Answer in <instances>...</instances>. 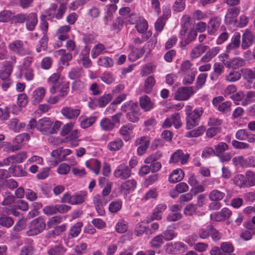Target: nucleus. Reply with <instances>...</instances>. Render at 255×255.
Returning a JSON list of instances; mask_svg holds the SVG:
<instances>
[{"label":"nucleus","instance_id":"obj_1","mask_svg":"<svg viewBox=\"0 0 255 255\" xmlns=\"http://www.w3.org/2000/svg\"><path fill=\"white\" fill-rule=\"evenodd\" d=\"M185 112L186 116V128L187 129H191L199 125L203 109L202 107H198L193 110L191 106L187 105L185 107Z\"/></svg>","mask_w":255,"mask_h":255},{"label":"nucleus","instance_id":"obj_2","mask_svg":"<svg viewBox=\"0 0 255 255\" xmlns=\"http://www.w3.org/2000/svg\"><path fill=\"white\" fill-rule=\"evenodd\" d=\"M122 110L127 112L126 117L129 122L135 123L139 120V109L137 103L126 102L122 106Z\"/></svg>","mask_w":255,"mask_h":255},{"label":"nucleus","instance_id":"obj_3","mask_svg":"<svg viewBox=\"0 0 255 255\" xmlns=\"http://www.w3.org/2000/svg\"><path fill=\"white\" fill-rule=\"evenodd\" d=\"M46 228L44 220L40 218L33 220L30 223L26 234L28 236L37 235L41 233Z\"/></svg>","mask_w":255,"mask_h":255},{"label":"nucleus","instance_id":"obj_4","mask_svg":"<svg viewBox=\"0 0 255 255\" xmlns=\"http://www.w3.org/2000/svg\"><path fill=\"white\" fill-rule=\"evenodd\" d=\"M190 18L187 17L185 19L184 25L180 32V38L184 39L185 45H188L190 42L194 41L197 35V33L196 30L194 29H191L188 33L187 36L185 37V33L188 28L189 25Z\"/></svg>","mask_w":255,"mask_h":255},{"label":"nucleus","instance_id":"obj_5","mask_svg":"<svg viewBox=\"0 0 255 255\" xmlns=\"http://www.w3.org/2000/svg\"><path fill=\"white\" fill-rule=\"evenodd\" d=\"M87 193L85 191H80L79 193L70 196L66 193L61 198L63 203H69L72 205L79 204L83 203L87 197Z\"/></svg>","mask_w":255,"mask_h":255},{"label":"nucleus","instance_id":"obj_6","mask_svg":"<svg viewBox=\"0 0 255 255\" xmlns=\"http://www.w3.org/2000/svg\"><path fill=\"white\" fill-rule=\"evenodd\" d=\"M195 92L194 87H182L178 88L175 93L174 98L178 101L188 100Z\"/></svg>","mask_w":255,"mask_h":255},{"label":"nucleus","instance_id":"obj_7","mask_svg":"<svg viewBox=\"0 0 255 255\" xmlns=\"http://www.w3.org/2000/svg\"><path fill=\"white\" fill-rule=\"evenodd\" d=\"M61 74L60 72L54 73L48 79V82L51 84L49 92L52 94L57 93V90L62 83Z\"/></svg>","mask_w":255,"mask_h":255},{"label":"nucleus","instance_id":"obj_8","mask_svg":"<svg viewBox=\"0 0 255 255\" xmlns=\"http://www.w3.org/2000/svg\"><path fill=\"white\" fill-rule=\"evenodd\" d=\"M131 174V170L129 167L125 164L119 165L114 172V176L121 180H126L128 178Z\"/></svg>","mask_w":255,"mask_h":255},{"label":"nucleus","instance_id":"obj_9","mask_svg":"<svg viewBox=\"0 0 255 255\" xmlns=\"http://www.w3.org/2000/svg\"><path fill=\"white\" fill-rule=\"evenodd\" d=\"M8 48L13 52L21 55L27 53L24 42L20 40H15L8 44Z\"/></svg>","mask_w":255,"mask_h":255},{"label":"nucleus","instance_id":"obj_10","mask_svg":"<svg viewBox=\"0 0 255 255\" xmlns=\"http://www.w3.org/2000/svg\"><path fill=\"white\" fill-rule=\"evenodd\" d=\"M136 146H138L137 152L139 155H142L145 153L150 144V140L147 137L142 136L136 139L134 142Z\"/></svg>","mask_w":255,"mask_h":255},{"label":"nucleus","instance_id":"obj_11","mask_svg":"<svg viewBox=\"0 0 255 255\" xmlns=\"http://www.w3.org/2000/svg\"><path fill=\"white\" fill-rule=\"evenodd\" d=\"M81 111L71 107H65L61 109V114L67 119L75 120L80 114Z\"/></svg>","mask_w":255,"mask_h":255},{"label":"nucleus","instance_id":"obj_12","mask_svg":"<svg viewBox=\"0 0 255 255\" xmlns=\"http://www.w3.org/2000/svg\"><path fill=\"white\" fill-rule=\"evenodd\" d=\"M52 126V122L48 118H44L38 121L37 129L44 134H50Z\"/></svg>","mask_w":255,"mask_h":255},{"label":"nucleus","instance_id":"obj_13","mask_svg":"<svg viewBox=\"0 0 255 255\" xmlns=\"http://www.w3.org/2000/svg\"><path fill=\"white\" fill-rule=\"evenodd\" d=\"M222 62L226 67L232 68L234 69H237L240 67L245 66L246 64L245 59L240 57L232 58L229 61H225L223 59Z\"/></svg>","mask_w":255,"mask_h":255},{"label":"nucleus","instance_id":"obj_14","mask_svg":"<svg viewBox=\"0 0 255 255\" xmlns=\"http://www.w3.org/2000/svg\"><path fill=\"white\" fill-rule=\"evenodd\" d=\"M241 10L240 7H234L228 9L225 15V22L227 24H230L236 21V17Z\"/></svg>","mask_w":255,"mask_h":255},{"label":"nucleus","instance_id":"obj_15","mask_svg":"<svg viewBox=\"0 0 255 255\" xmlns=\"http://www.w3.org/2000/svg\"><path fill=\"white\" fill-rule=\"evenodd\" d=\"M187 249V246L184 243L181 242H175L173 245H167V250L174 254L184 253Z\"/></svg>","mask_w":255,"mask_h":255},{"label":"nucleus","instance_id":"obj_16","mask_svg":"<svg viewBox=\"0 0 255 255\" xmlns=\"http://www.w3.org/2000/svg\"><path fill=\"white\" fill-rule=\"evenodd\" d=\"M221 23V18L218 17L211 18L207 24V33L209 35L214 34L219 28Z\"/></svg>","mask_w":255,"mask_h":255},{"label":"nucleus","instance_id":"obj_17","mask_svg":"<svg viewBox=\"0 0 255 255\" xmlns=\"http://www.w3.org/2000/svg\"><path fill=\"white\" fill-rule=\"evenodd\" d=\"M136 185V182L133 180H128L123 182L120 186V190L121 192L127 195L133 191Z\"/></svg>","mask_w":255,"mask_h":255},{"label":"nucleus","instance_id":"obj_18","mask_svg":"<svg viewBox=\"0 0 255 255\" xmlns=\"http://www.w3.org/2000/svg\"><path fill=\"white\" fill-rule=\"evenodd\" d=\"M254 36L252 32L247 29L242 35L241 46L242 49H246L250 47L253 42Z\"/></svg>","mask_w":255,"mask_h":255},{"label":"nucleus","instance_id":"obj_19","mask_svg":"<svg viewBox=\"0 0 255 255\" xmlns=\"http://www.w3.org/2000/svg\"><path fill=\"white\" fill-rule=\"evenodd\" d=\"M25 22L27 29L29 31H33L38 22L37 14L35 12L27 14Z\"/></svg>","mask_w":255,"mask_h":255},{"label":"nucleus","instance_id":"obj_20","mask_svg":"<svg viewBox=\"0 0 255 255\" xmlns=\"http://www.w3.org/2000/svg\"><path fill=\"white\" fill-rule=\"evenodd\" d=\"M46 93L45 89L43 87H39L35 89L31 98V101L33 104L36 105L40 103L45 97Z\"/></svg>","mask_w":255,"mask_h":255},{"label":"nucleus","instance_id":"obj_21","mask_svg":"<svg viewBox=\"0 0 255 255\" xmlns=\"http://www.w3.org/2000/svg\"><path fill=\"white\" fill-rule=\"evenodd\" d=\"M241 35L239 33L236 32L233 36L231 42L227 46L226 52L231 53L233 50L238 48L241 44Z\"/></svg>","mask_w":255,"mask_h":255},{"label":"nucleus","instance_id":"obj_22","mask_svg":"<svg viewBox=\"0 0 255 255\" xmlns=\"http://www.w3.org/2000/svg\"><path fill=\"white\" fill-rule=\"evenodd\" d=\"M134 127L131 124H127L123 126L119 130V133L125 141H128L131 139L132 130Z\"/></svg>","mask_w":255,"mask_h":255},{"label":"nucleus","instance_id":"obj_23","mask_svg":"<svg viewBox=\"0 0 255 255\" xmlns=\"http://www.w3.org/2000/svg\"><path fill=\"white\" fill-rule=\"evenodd\" d=\"M166 209V205L164 204L158 205L154 209L152 214L151 215L148 222L154 220H160L162 218V213Z\"/></svg>","mask_w":255,"mask_h":255},{"label":"nucleus","instance_id":"obj_24","mask_svg":"<svg viewBox=\"0 0 255 255\" xmlns=\"http://www.w3.org/2000/svg\"><path fill=\"white\" fill-rule=\"evenodd\" d=\"M208 48L209 46L207 45L202 44H198L192 49L190 56L192 59H196L206 51Z\"/></svg>","mask_w":255,"mask_h":255},{"label":"nucleus","instance_id":"obj_25","mask_svg":"<svg viewBox=\"0 0 255 255\" xmlns=\"http://www.w3.org/2000/svg\"><path fill=\"white\" fill-rule=\"evenodd\" d=\"M220 51L219 47H214L209 49L206 54L201 58L200 61L202 62H208L210 61Z\"/></svg>","mask_w":255,"mask_h":255},{"label":"nucleus","instance_id":"obj_26","mask_svg":"<svg viewBox=\"0 0 255 255\" xmlns=\"http://www.w3.org/2000/svg\"><path fill=\"white\" fill-rule=\"evenodd\" d=\"M139 103L141 108L145 112L149 111L154 107L153 103L151 102L149 97L146 95L140 98Z\"/></svg>","mask_w":255,"mask_h":255},{"label":"nucleus","instance_id":"obj_27","mask_svg":"<svg viewBox=\"0 0 255 255\" xmlns=\"http://www.w3.org/2000/svg\"><path fill=\"white\" fill-rule=\"evenodd\" d=\"M26 124L24 123H21L16 118L11 119L9 123L8 127L10 129L14 132H18L22 128L25 127Z\"/></svg>","mask_w":255,"mask_h":255},{"label":"nucleus","instance_id":"obj_28","mask_svg":"<svg viewBox=\"0 0 255 255\" xmlns=\"http://www.w3.org/2000/svg\"><path fill=\"white\" fill-rule=\"evenodd\" d=\"M71 27L69 25H63L59 28L56 35L60 41H65L69 38L68 33L70 31Z\"/></svg>","mask_w":255,"mask_h":255},{"label":"nucleus","instance_id":"obj_29","mask_svg":"<svg viewBox=\"0 0 255 255\" xmlns=\"http://www.w3.org/2000/svg\"><path fill=\"white\" fill-rule=\"evenodd\" d=\"M99 183L101 187H103L104 184L106 185L102 191V195H101V196L106 197L111 191L112 183L107 179L103 177L99 178Z\"/></svg>","mask_w":255,"mask_h":255},{"label":"nucleus","instance_id":"obj_30","mask_svg":"<svg viewBox=\"0 0 255 255\" xmlns=\"http://www.w3.org/2000/svg\"><path fill=\"white\" fill-rule=\"evenodd\" d=\"M184 176V173L181 169L173 170L169 177V181L175 183L182 180Z\"/></svg>","mask_w":255,"mask_h":255},{"label":"nucleus","instance_id":"obj_31","mask_svg":"<svg viewBox=\"0 0 255 255\" xmlns=\"http://www.w3.org/2000/svg\"><path fill=\"white\" fill-rule=\"evenodd\" d=\"M86 166L93 170L96 175L99 174L101 169V162L97 159H91L86 163Z\"/></svg>","mask_w":255,"mask_h":255},{"label":"nucleus","instance_id":"obj_32","mask_svg":"<svg viewBox=\"0 0 255 255\" xmlns=\"http://www.w3.org/2000/svg\"><path fill=\"white\" fill-rule=\"evenodd\" d=\"M155 80L152 76H149L144 80L143 91L146 94L151 93L155 84Z\"/></svg>","mask_w":255,"mask_h":255},{"label":"nucleus","instance_id":"obj_33","mask_svg":"<svg viewBox=\"0 0 255 255\" xmlns=\"http://www.w3.org/2000/svg\"><path fill=\"white\" fill-rule=\"evenodd\" d=\"M100 126L101 129L104 131H111L115 127V124L110 119L107 118H103L101 120Z\"/></svg>","mask_w":255,"mask_h":255},{"label":"nucleus","instance_id":"obj_34","mask_svg":"<svg viewBox=\"0 0 255 255\" xmlns=\"http://www.w3.org/2000/svg\"><path fill=\"white\" fill-rule=\"evenodd\" d=\"M124 145L123 140L119 138H117L113 141L110 142L108 145V149L112 151L119 150Z\"/></svg>","mask_w":255,"mask_h":255},{"label":"nucleus","instance_id":"obj_35","mask_svg":"<svg viewBox=\"0 0 255 255\" xmlns=\"http://www.w3.org/2000/svg\"><path fill=\"white\" fill-rule=\"evenodd\" d=\"M9 170L14 176L24 177L27 176V172L21 165H15L12 167L9 168Z\"/></svg>","mask_w":255,"mask_h":255},{"label":"nucleus","instance_id":"obj_36","mask_svg":"<svg viewBox=\"0 0 255 255\" xmlns=\"http://www.w3.org/2000/svg\"><path fill=\"white\" fill-rule=\"evenodd\" d=\"M241 72L244 79L248 83H252L255 79V73L251 69L243 68Z\"/></svg>","mask_w":255,"mask_h":255},{"label":"nucleus","instance_id":"obj_37","mask_svg":"<svg viewBox=\"0 0 255 255\" xmlns=\"http://www.w3.org/2000/svg\"><path fill=\"white\" fill-rule=\"evenodd\" d=\"M86 88V85L80 80L74 81L71 85V89L73 92L80 93L83 92Z\"/></svg>","mask_w":255,"mask_h":255},{"label":"nucleus","instance_id":"obj_38","mask_svg":"<svg viewBox=\"0 0 255 255\" xmlns=\"http://www.w3.org/2000/svg\"><path fill=\"white\" fill-rule=\"evenodd\" d=\"M66 252L64 247L59 244L51 248L47 251L48 255H63Z\"/></svg>","mask_w":255,"mask_h":255},{"label":"nucleus","instance_id":"obj_39","mask_svg":"<svg viewBox=\"0 0 255 255\" xmlns=\"http://www.w3.org/2000/svg\"><path fill=\"white\" fill-rule=\"evenodd\" d=\"M225 194L218 190H213L209 194V199L213 201H219L225 197Z\"/></svg>","mask_w":255,"mask_h":255},{"label":"nucleus","instance_id":"obj_40","mask_svg":"<svg viewBox=\"0 0 255 255\" xmlns=\"http://www.w3.org/2000/svg\"><path fill=\"white\" fill-rule=\"evenodd\" d=\"M196 73V71H193V72H190L189 73H183V84L185 85L192 84L195 80Z\"/></svg>","mask_w":255,"mask_h":255},{"label":"nucleus","instance_id":"obj_41","mask_svg":"<svg viewBox=\"0 0 255 255\" xmlns=\"http://www.w3.org/2000/svg\"><path fill=\"white\" fill-rule=\"evenodd\" d=\"M162 235L164 240L170 241L176 237L177 233L173 229H171L170 227H168L163 232Z\"/></svg>","mask_w":255,"mask_h":255},{"label":"nucleus","instance_id":"obj_42","mask_svg":"<svg viewBox=\"0 0 255 255\" xmlns=\"http://www.w3.org/2000/svg\"><path fill=\"white\" fill-rule=\"evenodd\" d=\"M82 226L83 224L82 222H78L73 225L70 230L69 236H71V238L77 237L81 232Z\"/></svg>","mask_w":255,"mask_h":255},{"label":"nucleus","instance_id":"obj_43","mask_svg":"<svg viewBox=\"0 0 255 255\" xmlns=\"http://www.w3.org/2000/svg\"><path fill=\"white\" fill-rule=\"evenodd\" d=\"M83 71L82 68L75 67L72 68L69 72V77L72 80L79 78L83 76Z\"/></svg>","mask_w":255,"mask_h":255},{"label":"nucleus","instance_id":"obj_44","mask_svg":"<svg viewBox=\"0 0 255 255\" xmlns=\"http://www.w3.org/2000/svg\"><path fill=\"white\" fill-rule=\"evenodd\" d=\"M69 91V83L67 82L63 84L61 83L57 90V92L59 93L58 96L60 98H64L68 94Z\"/></svg>","mask_w":255,"mask_h":255},{"label":"nucleus","instance_id":"obj_45","mask_svg":"<svg viewBox=\"0 0 255 255\" xmlns=\"http://www.w3.org/2000/svg\"><path fill=\"white\" fill-rule=\"evenodd\" d=\"M97 117L96 116H91L86 118L81 122V127L83 128H87L92 126L97 121Z\"/></svg>","mask_w":255,"mask_h":255},{"label":"nucleus","instance_id":"obj_46","mask_svg":"<svg viewBox=\"0 0 255 255\" xmlns=\"http://www.w3.org/2000/svg\"><path fill=\"white\" fill-rule=\"evenodd\" d=\"M163 240L162 234H159L154 237L150 241V244L152 248L157 249L163 244Z\"/></svg>","mask_w":255,"mask_h":255},{"label":"nucleus","instance_id":"obj_47","mask_svg":"<svg viewBox=\"0 0 255 255\" xmlns=\"http://www.w3.org/2000/svg\"><path fill=\"white\" fill-rule=\"evenodd\" d=\"M14 14L10 10H3L0 12V22H6L11 20Z\"/></svg>","mask_w":255,"mask_h":255},{"label":"nucleus","instance_id":"obj_48","mask_svg":"<svg viewBox=\"0 0 255 255\" xmlns=\"http://www.w3.org/2000/svg\"><path fill=\"white\" fill-rule=\"evenodd\" d=\"M135 28L139 33H143L148 28L147 22L143 18L139 19L136 24Z\"/></svg>","mask_w":255,"mask_h":255},{"label":"nucleus","instance_id":"obj_49","mask_svg":"<svg viewBox=\"0 0 255 255\" xmlns=\"http://www.w3.org/2000/svg\"><path fill=\"white\" fill-rule=\"evenodd\" d=\"M241 78V74L237 71H232L226 76V80L230 82H235Z\"/></svg>","mask_w":255,"mask_h":255},{"label":"nucleus","instance_id":"obj_50","mask_svg":"<svg viewBox=\"0 0 255 255\" xmlns=\"http://www.w3.org/2000/svg\"><path fill=\"white\" fill-rule=\"evenodd\" d=\"M212 225H209L206 228H201L198 230V235L200 238L206 239L210 237V231Z\"/></svg>","mask_w":255,"mask_h":255},{"label":"nucleus","instance_id":"obj_51","mask_svg":"<svg viewBox=\"0 0 255 255\" xmlns=\"http://www.w3.org/2000/svg\"><path fill=\"white\" fill-rule=\"evenodd\" d=\"M214 148V153L218 156L228 149V145L226 143L222 142L215 145Z\"/></svg>","mask_w":255,"mask_h":255},{"label":"nucleus","instance_id":"obj_52","mask_svg":"<svg viewBox=\"0 0 255 255\" xmlns=\"http://www.w3.org/2000/svg\"><path fill=\"white\" fill-rule=\"evenodd\" d=\"M192 64L189 60H186L181 64L180 70L183 74L196 71L195 69L192 68Z\"/></svg>","mask_w":255,"mask_h":255},{"label":"nucleus","instance_id":"obj_53","mask_svg":"<svg viewBox=\"0 0 255 255\" xmlns=\"http://www.w3.org/2000/svg\"><path fill=\"white\" fill-rule=\"evenodd\" d=\"M207 76L208 74L205 73L200 74L198 75L196 83V87H195V91L201 88L205 84Z\"/></svg>","mask_w":255,"mask_h":255},{"label":"nucleus","instance_id":"obj_54","mask_svg":"<svg viewBox=\"0 0 255 255\" xmlns=\"http://www.w3.org/2000/svg\"><path fill=\"white\" fill-rule=\"evenodd\" d=\"M122 202L120 200H117L112 202L109 207V211L115 213L118 212L122 208Z\"/></svg>","mask_w":255,"mask_h":255},{"label":"nucleus","instance_id":"obj_55","mask_svg":"<svg viewBox=\"0 0 255 255\" xmlns=\"http://www.w3.org/2000/svg\"><path fill=\"white\" fill-rule=\"evenodd\" d=\"M98 64L105 67H110L114 64L113 60L108 57H101L98 59Z\"/></svg>","mask_w":255,"mask_h":255},{"label":"nucleus","instance_id":"obj_56","mask_svg":"<svg viewBox=\"0 0 255 255\" xmlns=\"http://www.w3.org/2000/svg\"><path fill=\"white\" fill-rule=\"evenodd\" d=\"M108 200L104 196H101V195H96L93 198V202L95 206L99 205H106L108 202Z\"/></svg>","mask_w":255,"mask_h":255},{"label":"nucleus","instance_id":"obj_57","mask_svg":"<svg viewBox=\"0 0 255 255\" xmlns=\"http://www.w3.org/2000/svg\"><path fill=\"white\" fill-rule=\"evenodd\" d=\"M218 110L224 114L230 112L231 111V103L227 101L219 104Z\"/></svg>","mask_w":255,"mask_h":255},{"label":"nucleus","instance_id":"obj_58","mask_svg":"<svg viewBox=\"0 0 255 255\" xmlns=\"http://www.w3.org/2000/svg\"><path fill=\"white\" fill-rule=\"evenodd\" d=\"M112 96L111 94H105L100 97L98 99V104L100 107H105L112 100Z\"/></svg>","mask_w":255,"mask_h":255},{"label":"nucleus","instance_id":"obj_59","mask_svg":"<svg viewBox=\"0 0 255 255\" xmlns=\"http://www.w3.org/2000/svg\"><path fill=\"white\" fill-rule=\"evenodd\" d=\"M105 47L102 44H98L96 45L92 49L91 52L92 57L94 58L99 56L101 52L105 50Z\"/></svg>","mask_w":255,"mask_h":255},{"label":"nucleus","instance_id":"obj_60","mask_svg":"<svg viewBox=\"0 0 255 255\" xmlns=\"http://www.w3.org/2000/svg\"><path fill=\"white\" fill-rule=\"evenodd\" d=\"M220 248L224 254H231L234 252V247L230 242H223L221 244Z\"/></svg>","mask_w":255,"mask_h":255},{"label":"nucleus","instance_id":"obj_61","mask_svg":"<svg viewBox=\"0 0 255 255\" xmlns=\"http://www.w3.org/2000/svg\"><path fill=\"white\" fill-rule=\"evenodd\" d=\"M58 54L62 56L60 58L61 61L64 64L65 62H68L72 58V55L70 53H66L65 49H60L58 51Z\"/></svg>","mask_w":255,"mask_h":255},{"label":"nucleus","instance_id":"obj_62","mask_svg":"<svg viewBox=\"0 0 255 255\" xmlns=\"http://www.w3.org/2000/svg\"><path fill=\"white\" fill-rule=\"evenodd\" d=\"M14 223L12 218L5 216L0 218V225L7 228L10 227Z\"/></svg>","mask_w":255,"mask_h":255},{"label":"nucleus","instance_id":"obj_63","mask_svg":"<svg viewBox=\"0 0 255 255\" xmlns=\"http://www.w3.org/2000/svg\"><path fill=\"white\" fill-rule=\"evenodd\" d=\"M171 120L172 124L173 125L174 127L176 128H179L181 127L182 123L181 121L180 115L178 113H174L172 115Z\"/></svg>","mask_w":255,"mask_h":255},{"label":"nucleus","instance_id":"obj_64","mask_svg":"<svg viewBox=\"0 0 255 255\" xmlns=\"http://www.w3.org/2000/svg\"><path fill=\"white\" fill-rule=\"evenodd\" d=\"M70 166L65 163L60 164L57 169V172L61 175H67L70 171Z\"/></svg>","mask_w":255,"mask_h":255}]
</instances>
